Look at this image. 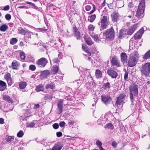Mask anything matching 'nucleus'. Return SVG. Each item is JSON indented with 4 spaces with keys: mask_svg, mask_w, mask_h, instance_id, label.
I'll list each match as a JSON object with an SVG mask.
<instances>
[{
    "mask_svg": "<svg viewBox=\"0 0 150 150\" xmlns=\"http://www.w3.org/2000/svg\"><path fill=\"white\" fill-rule=\"evenodd\" d=\"M4 123V120L2 118H0V124H3Z\"/></svg>",
    "mask_w": 150,
    "mask_h": 150,
    "instance_id": "nucleus-64",
    "label": "nucleus"
},
{
    "mask_svg": "<svg viewBox=\"0 0 150 150\" xmlns=\"http://www.w3.org/2000/svg\"><path fill=\"white\" fill-rule=\"evenodd\" d=\"M130 98L132 103L134 102V98L137 97L138 95L137 86L135 85H132L129 87Z\"/></svg>",
    "mask_w": 150,
    "mask_h": 150,
    "instance_id": "nucleus-2",
    "label": "nucleus"
},
{
    "mask_svg": "<svg viewBox=\"0 0 150 150\" xmlns=\"http://www.w3.org/2000/svg\"><path fill=\"white\" fill-rule=\"evenodd\" d=\"M141 71L142 75L148 76L150 73V62L146 63L142 65Z\"/></svg>",
    "mask_w": 150,
    "mask_h": 150,
    "instance_id": "nucleus-5",
    "label": "nucleus"
},
{
    "mask_svg": "<svg viewBox=\"0 0 150 150\" xmlns=\"http://www.w3.org/2000/svg\"><path fill=\"white\" fill-rule=\"evenodd\" d=\"M111 17L112 21L113 22L117 21L118 18V14L117 13H114L111 14Z\"/></svg>",
    "mask_w": 150,
    "mask_h": 150,
    "instance_id": "nucleus-19",
    "label": "nucleus"
},
{
    "mask_svg": "<svg viewBox=\"0 0 150 150\" xmlns=\"http://www.w3.org/2000/svg\"><path fill=\"white\" fill-rule=\"evenodd\" d=\"M7 87L6 83L4 81L0 80V91H4Z\"/></svg>",
    "mask_w": 150,
    "mask_h": 150,
    "instance_id": "nucleus-18",
    "label": "nucleus"
},
{
    "mask_svg": "<svg viewBox=\"0 0 150 150\" xmlns=\"http://www.w3.org/2000/svg\"><path fill=\"white\" fill-rule=\"evenodd\" d=\"M121 61L124 63L127 60V56L125 53H122L121 54Z\"/></svg>",
    "mask_w": 150,
    "mask_h": 150,
    "instance_id": "nucleus-20",
    "label": "nucleus"
},
{
    "mask_svg": "<svg viewBox=\"0 0 150 150\" xmlns=\"http://www.w3.org/2000/svg\"><path fill=\"white\" fill-rule=\"evenodd\" d=\"M144 29L143 27L141 28L139 31L135 34L134 38V39L137 40L140 38L144 33Z\"/></svg>",
    "mask_w": 150,
    "mask_h": 150,
    "instance_id": "nucleus-10",
    "label": "nucleus"
},
{
    "mask_svg": "<svg viewBox=\"0 0 150 150\" xmlns=\"http://www.w3.org/2000/svg\"><path fill=\"white\" fill-rule=\"evenodd\" d=\"M134 6V4L131 2H130L129 3L128 5V7L130 8H132Z\"/></svg>",
    "mask_w": 150,
    "mask_h": 150,
    "instance_id": "nucleus-55",
    "label": "nucleus"
},
{
    "mask_svg": "<svg viewBox=\"0 0 150 150\" xmlns=\"http://www.w3.org/2000/svg\"><path fill=\"white\" fill-rule=\"evenodd\" d=\"M19 63L16 60H13L12 63V67L13 69H17V67H19Z\"/></svg>",
    "mask_w": 150,
    "mask_h": 150,
    "instance_id": "nucleus-17",
    "label": "nucleus"
},
{
    "mask_svg": "<svg viewBox=\"0 0 150 150\" xmlns=\"http://www.w3.org/2000/svg\"><path fill=\"white\" fill-rule=\"evenodd\" d=\"M111 63L112 65L115 66L117 67L120 66V62L116 56H114L112 57L111 60Z\"/></svg>",
    "mask_w": 150,
    "mask_h": 150,
    "instance_id": "nucleus-7",
    "label": "nucleus"
},
{
    "mask_svg": "<svg viewBox=\"0 0 150 150\" xmlns=\"http://www.w3.org/2000/svg\"><path fill=\"white\" fill-rule=\"evenodd\" d=\"M91 36L94 39L95 41H98L99 40L100 38L98 35L94 34L93 33L91 34L89 33Z\"/></svg>",
    "mask_w": 150,
    "mask_h": 150,
    "instance_id": "nucleus-23",
    "label": "nucleus"
},
{
    "mask_svg": "<svg viewBox=\"0 0 150 150\" xmlns=\"http://www.w3.org/2000/svg\"><path fill=\"white\" fill-rule=\"evenodd\" d=\"M108 18L107 16H103L101 18V22H103L108 23Z\"/></svg>",
    "mask_w": 150,
    "mask_h": 150,
    "instance_id": "nucleus-41",
    "label": "nucleus"
},
{
    "mask_svg": "<svg viewBox=\"0 0 150 150\" xmlns=\"http://www.w3.org/2000/svg\"><path fill=\"white\" fill-rule=\"evenodd\" d=\"M96 145L99 147L101 146L102 144L101 142L99 140H97L96 142Z\"/></svg>",
    "mask_w": 150,
    "mask_h": 150,
    "instance_id": "nucleus-51",
    "label": "nucleus"
},
{
    "mask_svg": "<svg viewBox=\"0 0 150 150\" xmlns=\"http://www.w3.org/2000/svg\"><path fill=\"white\" fill-rule=\"evenodd\" d=\"M93 9L91 11V13H93L96 10V6L94 5H93Z\"/></svg>",
    "mask_w": 150,
    "mask_h": 150,
    "instance_id": "nucleus-62",
    "label": "nucleus"
},
{
    "mask_svg": "<svg viewBox=\"0 0 150 150\" xmlns=\"http://www.w3.org/2000/svg\"><path fill=\"white\" fill-rule=\"evenodd\" d=\"M26 86V83L25 82H21L19 85V86L21 89H24Z\"/></svg>",
    "mask_w": 150,
    "mask_h": 150,
    "instance_id": "nucleus-34",
    "label": "nucleus"
},
{
    "mask_svg": "<svg viewBox=\"0 0 150 150\" xmlns=\"http://www.w3.org/2000/svg\"><path fill=\"white\" fill-rule=\"evenodd\" d=\"M8 26L6 24H3L0 27V30L1 31H5L8 28Z\"/></svg>",
    "mask_w": 150,
    "mask_h": 150,
    "instance_id": "nucleus-31",
    "label": "nucleus"
},
{
    "mask_svg": "<svg viewBox=\"0 0 150 150\" xmlns=\"http://www.w3.org/2000/svg\"><path fill=\"white\" fill-rule=\"evenodd\" d=\"M91 9V7L89 5H87L85 7V10L88 11Z\"/></svg>",
    "mask_w": 150,
    "mask_h": 150,
    "instance_id": "nucleus-57",
    "label": "nucleus"
},
{
    "mask_svg": "<svg viewBox=\"0 0 150 150\" xmlns=\"http://www.w3.org/2000/svg\"><path fill=\"white\" fill-rule=\"evenodd\" d=\"M107 73L112 78H116L117 76V73L112 69H108Z\"/></svg>",
    "mask_w": 150,
    "mask_h": 150,
    "instance_id": "nucleus-9",
    "label": "nucleus"
},
{
    "mask_svg": "<svg viewBox=\"0 0 150 150\" xmlns=\"http://www.w3.org/2000/svg\"><path fill=\"white\" fill-rule=\"evenodd\" d=\"M149 58H150V50L146 52L143 57L144 59H147Z\"/></svg>",
    "mask_w": 150,
    "mask_h": 150,
    "instance_id": "nucleus-33",
    "label": "nucleus"
},
{
    "mask_svg": "<svg viewBox=\"0 0 150 150\" xmlns=\"http://www.w3.org/2000/svg\"><path fill=\"white\" fill-rule=\"evenodd\" d=\"M18 40L16 38H12L10 41V43L11 45H14L17 42Z\"/></svg>",
    "mask_w": 150,
    "mask_h": 150,
    "instance_id": "nucleus-38",
    "label": "nucleus"
},
{
    "mask_svg": "<svg viewBox=\"0 0 150 150\" xmlns=\"http://www.w3.org/2000/svg\"><path fill=\"white\" fill-rule=\"evenodd\" d=\"M63 146L60 144H56L51 150H61Z\"/></svg>",
    "mask_w": 150,
    "mask_h": 150,
    "instance_id": "nucleus-16",
    "label": "nucleus"
},
{
    "mask_svg": "<svg viewBox=\"0 0 150 150\" xmlns=\"http://www.w3.org/2000/svg\"><path fill=\"white\" fill-rule=\"evenodd\" d=\"M14 139L13 137L11 136H9L6 139V141L7 142H11Z\"/></svg>",
    "mask_w": 150,
    "mask_h": 150,
    "instance_id": "nucleus-48",
    "label": "nucleus"
},
{
    "mask_svg": "<svg viewBox=\"0 0 150 150\" xmlns=\"http://www.w3.org/2000/svg\"><path fill=\"white\" fill-rule=\"evenodd\" d=\"M63 102V100L62 99H60L59 101L57 104V106L60 110L59 114H60L62 111L63 107L62 103Z\"/></svg>",
    "mask_w": 150,
    "mask_h": 150,
    "instance_id": "nucleus-21",
    "label": "nucleus"
},
{
    "mask_svg": "<svg viewBox=\"0 0 150 150\" xmlns=\"http://www.w3.org/2000/svg\"><path fill=\"white\" fill-rule=\"evenodd\" d=\"M137 26V24H134L133 25L131 26L127 30L128 35H132L136 30Z\"/></svg>",
    "mask_w": 150,
    "mask_h": 150,
    "instance_id": "nucleus-11",
    "label": "nucleus"
},
{
    "mask_svg": "<svg viewBox=\"0 0 150 150\" xmlns=\"http://www.w3.org/2000/svg\"><path fill=\"white\" fill-rule=\"evenodd\" d=\"M50 74L49 71L47 70L41 72V76L43 78L47 77Z\"/></svg>",
    "mask_w": 150,
    "mask_h": 150,
    "instance_id": "nucleus-24",
    "label": "nucleus"
},
{
    "mask_svg": "<svg viewBox=\"0 0 150 150\" xmlns=\"http://www.w3.org/2000/svg\"><path fill=\"white\" fill-rule=\"evenodd\" d=\"M54 62L58 63L59 62V59L57 58H54L53 60Z\"/></svg>",
    "mask_w": 150,
    "mask_h": 150,
    "instance_id": "nucleus-60",
    "label": "nucleus"
},
{
    "mask_svg": "<svg viewBox=\"0 0 150 150\" xmlns=\"http://www.w3.org/2000/svg\"><path fill=\"white\" fill-rule=\"evenodd\" d=\"M4 78L6 79V81L11 79L10 74L9 73H6L4 76Z\"/></svg>",
    "mask_w": 150,
    "mask_h": 150,
    "instance_id": "nucleus-40",
    "label": "nucleus"
},
{
    "mask_svg": "<svg viewBox=\"0 0 150 150\" xmlns=\"http://www.w3.org/2000/svg\"><path fill=\"white\" fill-rule=\"evenodd\" d=\"M90 18L89 19V21L91 23L93 22L96 18V15L95 14L92 15L90 16Z\"/></svg>",
    "mask_w": 150,
    "mask_h": 150,
    "instance_id": "nucleus-37",
    "label": "nucleus"
},
{
    "mask_svg": "<svg viewBox=\"0 0 150 150\" xmlns=\"http://www.w3.org/2000/svg\"><path fill=\"white\" fill-rule=\"evenodd\" d=\"M112 145L113 147H115L117 145V143L116 142L114 141L112 142Z\"/></svg>",
    "mask_w": 150,
    "mask_h": 150,
    "instance_id": "nucleus-61",
    "label": "nucleus"
},
{
    "mask_svg": "<svg viewBox=\"0 0 150 150\" xmlns=\"http://www.w3.org/2000/svg\"><path fill=\"white\" fill-rule=\"evenodd\" d=\"M7 81L8 83V85L9 86H10L13 83V81L11 78L7 80Z\"/></svg>",
    "mask_w": 150,
    "mask_h": 150,
    "instance_id": "nucleus-46",
    "label": "nucleus"
},
{
    "mask_svg": "<svg viewBox=\"0 0 150 150\" xmlns=\"http://www.w3.org/2000/svg\"><path fill=\"white\" fill-rule=\"evenodd\" d=\"M59 70V68L58 66L55 65L53 67L52 72L53 74H56Z\"/></svg>",
    "mask_w": 150,
    "mask_h": 150,
    "instance_id": "nucleus-32",
    "label": "nucleus"
},
{
    "mask_svg": "<svg viewBox=\"0 0 150 150\" xmlns=\"http://www.w3.org/2000/svg\"><path fill=\"white\" fill-rule=\"evenodd\" d=\"M108 23L101 22V28L102 29H105L106 28Z\"/></svg>",
    "mask_w": 150,
    "mask_h": 150,
    "instance_id": "nucleus-36",
    "label": "nucleus"
},
{
    "mask_svg": "<svg viewBox=\"0 0 150 150\" xmlns=\"http://www.w3.org/2000/svg\"><path fill=\"white\" fill-rule=\"evenodd\" d=\"M65 125V122L63 121L60 122L59 124V125L61 127H63Z\"/></svg>",
    "mask_w": 150,
    "mask_h": 150,
    "instance_id": "nucleus-54",
    "label": "nucleus"
},
{
    "mask_svg": "<svg viewBox=\"0 0 150 150\" xmlns=\"http://www.w3.org/2000/svg\"><path fill=\"white\" fill-rule=\"evenodd\" d=\"M103 35L105 37L106 39L111 41L113 40L115 35L113 28L112 27L110 29L106 30L103 33Z\"/></svg>",
    "mask_w": 150,
    "mask_h": 150,
    "instance_id": "nucleus-3",
    "label": "nucleus"
},
{
    "mask_svg": "<svg viewBox=\"0 0 150 150\" xmlns=\"http://www.w3.org/2000/svg\"><path fill=\"white\" fill-rule=\"evenodd\" d=\"M134 11H132L131 12V14L130 15H128L127 17L129 18H131V17H132V18H134V19L132 20V21L133 23H135L138 21V19L136 18H139V17H136L135 16V17H134ZM143 16H144L143 14L141 16L139 17L140 18H141Z\"/></svg>",
    "mask_w": 150,
    "mask_h": 150,
    "instance_id": "nucleus-15",
    "label": "nucleus"
},
{
    "mask_svg": "<svg viewBox=\"0 0 150 150\" xmlns=\"http://www.w3.org/2000/svg\"><path fill=\"white\" fill-rule=\"evenodd\" d=\"M9 9V6L8 5H7L4 7V10L5 11H8Z\"/></svg>",
    "mask_w": 150,
    "mask_h": 150,
    "instance_id": "nucleus-58",
    "label": "nucleus"
},
{
    "mask_svg": "<svg viewBox=\"0 0 150 150\" xmlns=\"http://www.w3.org/2000/svg\"><path fill=\"white\" fill-rule=\"evenodd\" d=\"M96 76L97 78H100L102 77V73L99 69H96L95 72Z\"/></svg>",
    "mask_w": 150,
    "mask_h": 150,
    "instance_id": "nucleus-26",
    "label": "nucleus"
},
{
    "mask_svg": "<svg viewBox=\"0 0 150 150\" xmlns=\"http://www.w3.org/2000/svg\"><path fill=\"white\" fill-rule=\"evenodd\" d=\"M128 35V33L126 29H122L120 30L118 35V37L120 39H122L126 35Z\"/></svg>",
    "mask_w": 150,
    "mask_h": 150,
    "instance_id": "nucleus-12",
    "label": "nucleus"
},
{
    "mask_svg": "<svg viewBox=\"0 0 150 150\" xmlns=\"http://www.w3.org/2000/svg\"><path fill=\"white\" fill-rule=\"evenodd\" d=\"M50 42L51 43L50 45L51 46H53L54 45H55L56 44L55 40L53 39H51Z\"/></svg>",
    "mask_w": 150,
    "mask_h": 150,
    "instance_id": "nucleus-47",
    "label": "nucleus"
},
{
    "mask_svg": "<svg viewBox=\"0 0 150 150\" xmlns=\"http://www.w3.org/2000/svg\"><path fill=\"white\" fill-rule=\"evenodd\" d=\"M93 9L91 11V13H93L96 10V6L94 5H93Z\"/></svg>",
    "mask_w": 150,
    "mask_h": 150,
    "instance_id": "nucleus-63",
    "label": "nucleus"
},
{
    "mask_svg": "<svg viewBox=\"0 0 150 150\" xmlns=\"http://www.w3.org/2000/svg\"><path fill=\"white\" fill-rule=\"evenodd\" d=\"M3 98L4 100L8 103H13V99L9 96L6 95H4L3 96Z\"/></svg>",
    "mask_w": 150,
    "mask_h": 150,
    "instance_id": "nucleus-14",
    "label": "nucleus"
},
{
    "mask_svg": "<svg viewBox=\"0 0 150 150\" xmlns=\"http://www.w3.org/2000/svg\"><path fill=\"white\" fill-rule=\"evenodd\" d=\"M5 17L6 19L8 20L11 19V16L10 14H7L5 15Z\"/></svg>",
    "mask_w": 150,
    "mask_h": 150,
    "instance_id": "nucleus-53",
    "label": "nucleus"
},
{
    "mask_svg": "<svg viewBox=\"0 0 150 150\" xmlns=\"http://www.w3.org/2000/svg\"><path fill=\"white\" fill-rule=\"evenodd\" d=\"M128 73L127 72H126L124 76V79L125 80H126L128 78Z\"/></svg>",
    "mask_w": 150,
    "mask_h": 150,
    "instance_id": "nucleus-56",
    "label": "nucleus"
},
{
    "mask_svg": "<svg viewBox=\"0 0 150 150\" xmlns=\"http://www.w3.org/2000/svg\"><path fill=\"white\" fill-rule=\"evenodd\" d=\"M104 127L105 128H108L111 130H113L114 129V127L113 125L110 123H108Z\"/></svg>",
    "mask_w": 150,
    "mask_h": 150,
    "instance_id": "nucleus-28",
    "label": "nucleus"
},
{
    "mask_svg": "<svg viewBox=\"0 0 150 150\" xmlns=\"http://www.w3.org/2000/svg\"><path fill=\"white\" fill-rule=\"evenodd\" d=\"M26 33H27L26 35H24V36L25 37H28L29 38H30L31 35L33 34V33L32 32H30L28 30H26Z\"/></svg>",
    "mask_w": 150,
    "mask_h": 150,
    "instance_id": "nucleus-39",
    "label": "nucleus"
},
{
    "mask_svg": "<svg viewBox=\"0 0 150 150\" xmlns=\"http://www.w3.org/2000/svg\"><path fill=\"white\" fill-rule=\"evenodd\" d=\"M145 0H140L138 10L136 14V17H139L143 15L145 8Z\"/></svg>",
    "mask_w": 150,
    "mask_h": 150,
    "instance_id": "nucleus-4",
    "label": "nucleus"
},
{
    "mask_svg": "<svg viewBox=\"0 0 150 150\" xmlns=\"http://www.w3.org/2000/svg\"><path fill=\"white\" fill-rule=\"evenodd\" d=\"M36 69V67L34 65L31 64L29 66V69L31 71H34Z\"/></svg>",
    "mask_w": 150,
    "mask_h": 150,
    "instance_id": "nucleus-43",
    "label": "nucleus"
},
{
    "mask_svg": "<svg viewBox=\"0 0 150 150\" xmlns=\"http://www.w3.org/2000/svg\"><path fill=\"white\" fill-rule=\"evenodd\" d=\"M26 3L29 4H30L33 7L36 9H38V7L36 6L32 2H29V1H26Z\"/></svg>",
    "mask_w": 150,
    "mask_h": 150,
    "instance_id": "nucleus-44",
    "label": "nucleus"
},
{
    "mask_svg": "<svg viewBox=\"0 0 150 150\" xmlns=\"http://www.w3.org/2000/svg\"><path fill=\"white\" fill-rule=\"evenodd\" d=\"M75 35L77 37V39L80 38V33L79 31H76L75 33Z\"/></svg>",
    "mask_w": 150,
    "mask_h": 150,
    "instance_id": "nucleus-50",
    "label": "nucleus"
},
{
    "mask_svg": "<svg viewBox=\"0 0 150 150\" xmlns=\"http://www.w3.org/2000/svg\"><path fill=\"white\" fill-rule=\"evenodd\" d=\"M139 57L138 53L135 51L131 53L128 59L127 65L130 67L135 66L137 62Z\"/></svg>",
    "mask_w": 150,
    "mask_h": 150,
    "instance_id": "nucleus-1",
    "label": "nucleus"
},
{
    "mask_svg": "<svg viewBox=\"0 0 150 150\" xmlns=\"http://www.w3.org/2000/svg\"><path fill=\"white\" fill-rule=\"evenodd\" d=\"M125 96L123 94L120 95V96L117 98L115 104V106L117 107L120 105L124 100Z\"/></svg>",
    "mask_w": 150,
    "mask_h": 150,
    "instance_id": "nucleus-8",
    "label": "nucleus"
},
{
    "mask_svg": "<svg viewBox=\"0 0 150 150\" xmlns=\"http://www.w3.org/2000/svg\"><path fill=\"white\" fill-rule=\"evenodd\" d=\"M26 30H25L23 28L21 27H20L18 29V33L23 35H26L27 33H26Z\"/></svg>",
    "mask_w": 150,
    "mask_h": 150,
    "instance_id": "nucleus-25",
    "label": "nucleus"
},
{
    "mask_svg": "<svg viewBox=\"0 0 150 150\" xmlns=\"http://www.w3.org/2000/svg\"><path fill=\"white\" fill-rule=\"evenodd\" d=\"M53 128L55 129H57L58 128L59 126V125L57 123H55L52 125Z\"/></svg>",
    "mask_w": 150,
    "mask_h": 150,
    "instance_id": "nucleus-52",
    "label": "nucleus"
},
{
    "mask_svg": "<svg viewBox=\"0 0 150 150\" xmlns=\"http://www.w3.org/2000/svg\"><path fill=\"white\" fill-rule=\"evenodd\" d=\"M102 88L104 90L109 88H110V83L109 82H107L106 83L104 84Z\"/></svg>",
    "mask_w": 150,
    "mask_h": 150,
    "instance_id": "nucleus-35",
    "label": "nucleus"
},
{
    "mask_svg": "<svg viewBox=\"0 0 150 150\" xmlns=\"http://www.w3.org/2000/svg\"><path fill=\"white\" fill-rule=\"evenodd\" d=\"M88 28L89 31H93L95 29V27L92 25L91 24L88 25Z\"/></svg>",
    "mask_w": 150,
    "mask_h": 150,
    "instance_id": "nucleus-45",
    "label": "nucleus"
},
{
    "mask_svg": "<svg viewBox=\"0 0 150 150\" xmlns=\"http://www.w3.org/2000/svg\"><path fill=\"white\" fill-rule=\"evenodd\" d=\"M62 135V133L61 132H58L57 133V136L58 137H60Z\"/></svg>",
    "mask_w": 150,
    "mask_h": 150,
    "instance_id": "nucleus-59",
    "label": "nucleus"
},
{
    "mask_svg": "<svg viewBox=\"0 0 150 150\" xmlns=\"http://www.w3.org/2000/svg\"><path fill=\"white\" fill-rule=\"evenodd\" d=\"M44 89V87L41 84H40L36 87L35 90L37 91H43Z\"/></svg>",
    "mask_w": 150,
    "mask_h": 150,
    "instance_id": "nucleus-30",
    "label": "nucleus"
},
{
    "mask_svg": "<svg viewBox=\"0 0 150 150\" xmlns=\"http://www.w3.org/2000/svg\"><path fill=\"white\" fill-rule=\"evenodd\" d=\"M19 56L21 60H23V61H24L25 58V53L23 51H21L19 52Z\"/></svg>",
    "mask_w": 150,
    "mask_h": 150,
    "instance_id": "nucleus-29",
    "label": "nucleus"
},
{
    "mask_svg": "<svg viewBox=\"0 0 150 150\" xmlns=\"http://www.w3.org/2000/svg\"><path fill=\"white\" fill-rule=\"evenodd\" d=\"M55 86L52 83L47 84L45 86V88L46 89L50 88L51 89H53L55 88Z\"/></svg>",
    "mask_w": 150,
    "mask_h": 150,
    "instance_id": "nucleus-27",
    "label": "nucleus"
},
{
    "mask_svg": "<svg viewBox=\"0 0 150 150\" xmlns=\"http://www.w3.org/2000/svg\"><path fill=\"white\" fill-rule=\"evenodd\" d=\"M35 125V123L33 122H31L28 124L27 127H32Z\"/></svg>",
    "mask_w": 150,
    "mask_h": 150,
    "instance_id": "nucleus-49",
    "label": "nucleus"
},
{
    "mask_svg": "<svg viewBox=\"0 0 150 150\" xmlns=\"http://www.w3.org/2000/svg\"><path fill=\"white\" fill-rule=\"evenodd\" d=\"M84 39L85 41L88 45H91L93 44V42L90 38H87L86 36H84Z\"/></svg>",
    "mask_w": 150,
    "mask_h": 150,
    "instance_id": "nucleus-22",
    "label": "nucleus"
},
{
    "mask_svg": "<svg viewBox=\"0 0 150 150\" xmlns=\"http://www.w3.org/2000/svg\"><path fill=\"white\" fill-rule=\"evenodd\" d=\"M101 98L102 101L106 104L108 103L110 101V97L108 96L102 95Z\"/></svg>",
    "mask_w": 150,
    "mask_h": 150,
    "instance_id": "nucleus-13",
    "label": "nucleus"
},
{
    "mask_svg": "<svg viewBox=\"0 0 150 150\" xmlns=\"http://www.w3.org/2000/svg\"><path fill=\"white\" fill-rule=\"evenodd\" d=\"M24 135L23 131L22 130L20 131L17 134V136L18 137H21Z\"/></svg>",
    "mask_w": 150,
    "mask_h": 150,
    "instance_id": "nucleus-42",
    "label": "nucleus"
},
{
    "mask_svg": "<svg viewBox=\"0 0 150 150\" xmlns=\"http://www.w3.org/2000/svg\"><path fill=\"white\" fill-rule=\"evenodd\" d=\"M48 63V60L45 57L41 58L36 61V64L40 67H45Z\"/></svg>",
    "mask_w": 150,
    "mask_h": 150,
    "instance_id": "nucleus-6",
    "label": "nucleus"
}]
</instances>
